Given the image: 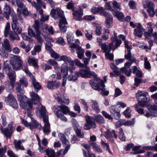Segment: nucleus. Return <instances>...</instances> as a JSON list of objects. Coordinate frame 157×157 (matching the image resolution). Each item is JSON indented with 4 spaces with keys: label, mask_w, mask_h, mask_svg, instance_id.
Returning a JSON list of instances; mask_svg holds the SVG:
<instances>
[{
    "label": "nucleus",
    "mask_w": 157,
    "mask_h": 157,
    "mask_svg": "<svg viewBox=\"0 0 157 157\" xmlns=\"http://www.w3.org/2000/svg\"><path fill=\"white\" fill-rule=\"evenodd\" d=\"M36 112L38 117L40 118H43V121L44 124L43 127V132L46 134H49L50 132V124L45 107L40 104H38L36 107Z\"/></svg>",
    "instance_id": "nucleus-1"
},
{
    "label": "nucleus",
    "mask_w": 157,
    "mask_h": 157,
    "mask_svg": "<svg viewBox=\"0 0 157 157\" xmlns=\"http://www.w3.org/2000/svg\"><path fill=\"white\" fill-rule=\"evenodd\" d=\"M51 15L55 19L59 18L58 25L60 30L62 32H66L67 27L65 25L67 24V22L64 16L63 12L59 9H53L51 12Z\"/></svg>",
    "instance_id": "nucleus-2"
},
{
    "label": "nucleus",
    "mask_w": 157,
    "mask_h": 157,
    "mask_svg": "<svg viewBox=\"0 0 157 157\" xmlns=\"http://www.w3.org/2000/svg\"><path fill=\"white\" fill-rule=\"evenodd\" d=\"M95 82L93 81H90V84L93 88L98 90L100 94L102 95L107 96L109 92L105 90V86L103 83L102 79H97Z\"/></svg>",
    "instance_id": "nucleus-3"
},
{
    "label": "nucleus",
    "mask_w": 157,
    "mask_h": 157,
    "mask_svg": "<svg viewBox=\"0 0 157 157\" xmlns=\"http://www.w3.org/2000/svg\"><path fill=\"white\" fill-rule=\"evenodd\" d=\"M121 44V42L120 40H117L116 44H113L112 43H110L108 45H104L102 47L103 52L105 53V56L106 59H109L110 60L113 59V55L110 53L111 50L114 51Z\"/></svg>",
    "instance_id": "nucleus-4"
},
{
    "label": "nucleus",
    "mask_w": 157,
    "mask_h": 157,
    "mask_svg": "<svg viewBox=\"0 0 157 157\" xmlns=\"http://www.w3.org/2000/svg\"><path fill=\"white\" fill-rule=\"evenodd\" d=\"M17 97L20 102V106L22 108L27 111H32L34 110L33 103L25 95L18 94L17 95Z\"/></svg>",
    "instance_id": "nucleus-5"
},
{
    "label": "nucleus",
    "mask_w": 157,
    "mask_h": 157,
    "mask_svg": "<svg viewBox=\"0 0 157 157\" xmlns=\"http://www.w3.org/2000/svg\"><path fill=\"white\" fill-rule=\"evenodd\" d=\"M75 74L78 77L81 76L83 78H90L92 76L95 81L98 79V78L95 72L90 71V69L88 67H86L85 69H81L79 71L75 72Z\"/></svg>",
    "instance_id": "nucleus-6"
},
{
    "label": "nucleus",
    "mask_w": 157,
    "mask_h": 157,
    "mask_svg": "<svg viewBox=\"0 0 157 157\" xmlns=\"http://www.w3.org/2000/svg\"><path fill=\"white\" fill-rule=\"evenodd\" d=\"M4 71L6 72L8 75L10 80V84L13 88L15 81L16 75L15 72L13 71L11 67H9L8 62L6 61L3 64Z\"/></svg>",
    "instance_id": "nucleus-7"
},
{
    "label": "nucleus",
    "mask_w": 157,
    "mask_h": 157,
    "mask_svg": "<svg viewBox=\"0 0 157 157\" xmlns=\"http://www.w3.org/2000/svg\"><path fill=\"white\" fill-rule=\"evenodd\" d=\"M59 109L57 111H55L54 112L56 117L61 120L66 121H67V118L62 113V112L64 114H67L69 112V109L68 107L65 105H62L58 106Z\"/></svg>",
    "instance_id": "nucleus-8"
},
{
    "label": "nucleus",
    "mask_w": 157,
    "mask_h": 157,
    "mask_svg": "<svg viewBox=\"0 0 157 157\" xmlns=\"http://www.w3.org/2000/svg\"><path fill=\"white\" fill-rule=\"evenodd\" d=\"M148 95V94L144 91L138 90L136 94V96L138 101L139 104L140 105L144 107H147L148 105L147 102V99L146 97Z\"/></svg>",
    "instance_id": "nucleus-9"
},
{
    "label": "nucleus",
    "mask_w": 157,
    "mask_h": 157,
    "mask_svg": "<svg viewBox=\"0 0 157 157\" xmlns=\"http://www.w3.org/2000/svg\"><path fill=\"white\" fill-rule=\"evenodd\" d=\"M129 24L130 26L133 28L136 27V28L134 29L133 33L135 35L140 38H141L145 29L143 27L141 24L139 23H136L135 24H134L132 21H131Z\"/></svg>",
    "instance_id": "nucleus-10"
},
{
    "label": "nucleus",
    "mask_w": 157,
    "mask_h": 157,
    "mask_svg": "<svg viewBox=\"0 0 157 157\" xmlns=\"http://www.w3.org/2000/svg\"><path fill=\"white\" fill-rule=\"evenodd\" d=\"M10 62L13 69L16 71L20 69L23 63L20 57L15 55L10 57Z\"/></svg>",
    "instance_id": "nucleus-11"
},
{
    "label": "nucleus",
    "mask_w": 157,
    "mask_h": 157,
    "mask_svg": "<svg viewBox=\"0 0 157 157\" xmlns=\"http://www.w3.org/2000/svg\"><path fill=\"white\" fill-rule=\"evenodd\" d=\"M154 3L150 0H147L143 2L144 8L146 9L147 13L151 17H153L155 14Z\"/></svg>",
    "instance_id": "nucleus-12"
},
{
    "label": "nucleus",
    "mask_w": 157,
    "mask_h": 157,
    "mask_svg": "<svg viewBox=\"0 0 157 157\" xmlns=\"http://www.w3.org/2000/svg\"><path fill=\"white\" fill-rule=\"evenodd\" d=\"M58 61H63L65 62V63H68L70 65L72 66V68L71 69L70 67V69L71 73H73V70L75 69V67L74 66V62L71 60V58L69 57H68L66 55H63L59 56V59H58Z\"/></svg>",
    "instance_id": "nucleus-13"
},
{
    "label": "nucleus",
    "mask_w": 157,
    "mask_h": 157,
    "mask_svg": "<svg viewBox=\"0 0 157 157\" xmlns=\"http://www.w3.org/2000/svg\"><path fill=\"white\" fill-rule=\"evenodd\" d=\"M118 109V108L116 105L112 106L110 108V112L111 115L117 120L119 119L121 117L120 110Z\"/></svg>",
    "instance_id": "nucleus-14"
},
{
    "label": "nucleus",
    "mask_w": 157,
    "mask_h": 157,
    "mask_svg": "<svg viewBox=\"0 0 157 157\" xmlns=\"http://www.w3.org/2000/svg\"><path fill=\"white\" fill-rule=\"evenodd\" d=\"M86 123L85 124L84 128L85 130H89L91 127L95 128L96 127L95 123L91 121V118L89 116H85Z\"/></svg>",
    "instance_id": "nucleus-15"
},
{
    "label": "nucleus",
    "mask_w": 157,
    "mask_h": 157,
    "mask_svg": "<svg viewBox=\"0 0 157 157\" xmlns=\"http://www.w3.org/2000/svg\"><path fill=\"white\" fill-rule=\"evenodd\" d=\"M147 108L149 110V112L146 113L145 115V116L147 117H154L155 115L154 112L157 110V105H149L147 106Z\"/></svg>",
    "instance_id": "nucleus-16"
},
{
    "label": "nucleus",
    "mask_w": 157,
    "mask_h": 157,
    "mask_svg": "<svg viewBox=\"0 0 157 157\" xmlns=\"http://www.w3.org/2000/svg\"><path fill=\"white\" fill-rule=\"evenodd\" d=\"M91 12L94 14H96L97 13H99L102 15L103 16H106L108 15L107 12L105 11L103 8L102 7H96L93 6L91 9Z\"/></svg>",
    "instance_id": "nucleus-17"
},
{
    "label": "nucleus",
    "mask_w": 157,
    "mask_h": 157,
    "mask_svg": "<svg viewBox=\"0 0 157 157\" xmlns=\"http://www.w3.org/2000/svg\"><path fill=\"white\" fill-rule=\"evenodd\" d=\"M36 34L33 32L32 29L30 27L28 28V35L31 37H33L36 39L39 43H40L43 42V40L40 36V34L37 35V33H36Z\"/></svg>",
    "instance_id": "nucleus-18"
},
{
    "label": "nucleus",
    "mask_w": 157,
    "mask_h": 157,
    "mask_svg": "<svg viewBox=\"0 0 157 157\" xmlns=\"http://www.w3.org/2000/svg\"><path fill=\"white\" fill-rule=\"evenodd\" d=\"M69 68L67 64L64 63L61 66V72L63 78H66L68 75Z\"/></svg>",
    "instance_id": "nucleus-19"
},
{
    "label": "nucleus",
    "mask_w": 157,
    "mask_h": 157,
    "mask_svg": "<svg viewBox=\"0 0 157 157\" xmlns=\"http://www.w3.org/2000/svg\"><path fill=\"white\" fill-rule=\"evenodd\" d=\"M108 15L104 16L107 17L105 22V25L106 27L109 28L112 27L113 23V18L112 16L109 13H108Z\"/></svg>",
    "instance_id": "nucleus-20"
},
{
    "label": "nucleus",
    "mask_w": 157,
    "mask_h": 157,
    "mask_svg": "<svg viewBox=\"0 0 157 157\" xmlns=\"http://www.w3.org/2000/svg\"><path fill=\"white\" fill-rule=\"evenodd\" d=\"M32 100L31 101L34 104H36L39 103L41 101V99L38 95L33 92L30 93Z\"/></svg>",
    "instance_id": "nucleus-21"
},
{
    "label": "nucleus",
    "mask_w": 157,
    "mask_h": 157,
    "mask_svg": "<svg viewBox=\"0 0 157 157\" xmlns=\"http://www.w3.org/2000/svg\"><path fill=\"white\" fill-rule=\"evenodd\" d=\"M58 136L59 138L61 140L64 146H65V148L68 149L70 146L68 140L66 139L65 136L62 133H59Z\"/></svg>",
    "instance_id": "nucleus-22"
},
{
    "label": "nucleus",
    "mask_w": 157,
    "mask_h": 157,
    "mask_svg": "<svg viewBox=\"0 0 157 157\" xmlns=\"http://www.w3.org/2000/svg\"><path fill=\"white\" fill-rule=\"evenodd\" d=\"M25 142L24 140H14V144L15 148L17 150H25L23 146L21 145V143Z\"/></svg>",
    "instance_id": "nucleus-23"
},
{
    "label": "nucleus",
    "mask_w": 157,
    "mask_h": 157,
    "mask_svg": "<svg viewBox=\"0 0 157 157\" xmlns=\"http://www.w3.org/2000/svg\"><path fill=\"white\" fill-rule=\"evenodd\" d=\"M90 103V106L92 109L96 113H98L100 112V109L98 102L95 100H91Z\"/></svg>",
    "instance_id": "nucleus-24"
},
{
    "label": "nucleus",
    "mask_w": 157,
    "mask_h": 157,
    "mask_svg": "<svg viewBox=\"0 0 157 157\" xmlns=\"http://www.w3.org/2000/svg\"><path fill=\"white\" fill-rule=\"evenodd\" d=\"M83 15V12L80 10L76 11L73 13L74 18L77 21H80L82 19V16Z\"/></svg>",
    "instance_id": "nucleus-25"
},
{
    "label": "nucleus",
    "mask_w": 157,
    "mask_h": 157,
    "mask_svg": "<svg viewBox=\"0 0 157 157\" xmlns=\"http://www.w3.org/2000/svg\"><path fill=\"white\" fill-rule=\"evenodd\" d=\"M2 132L7 138L11 137L12 135L13 131L9 129L8 128H5L4 129L2 128H1Z\"/></svg>",
    "instance_id": "nucleus-26"
},
{
    "label": "nucleus",
    "mask_w": 157,
    "mask_h": 157,
    "mask_svg": "<svg viewBox=\"0 0 157 157\" xmlns=\"http://www.w3.org/2000/svg\"><path fill=\"white\" fill-rule=\"evenodd\" d=\"M12 28L14 32L16 33L20 34L22 31L21 26L18 23L12 24Z\"/></svg>",
    "instance_id": "nucleus-27"
},
{
    "label": "nucleus",
    "mask_w": 157,
    "mask_h": 157,
    "mask_svg": "<svg viewBox=\"0 0 157 157\" xmlns=\"http://www.w3.org/2000/svg\"><path fill=\"white\" fill-rule=\"evenodd\" d=\"M46 49L48 51L52 58L58 60L60 56L59 54L55 52L52 48L46 46Z\"/></svg>",
    "instance_id": "nucleus-28"
},
{
    "label": "nucleus",
    "mask_w": 157,
    "mask_h": 157,
    "mask_svg": "<svg viewBox=\"0 0 157 157\" xmlns=\"http://www.w3.org/2000/svg\"><path fill=\"white\" fill-rule=\"evenodd\" d=\"M31 80L35 90H38L40 89L41 87V86L38 82L36 81L35 78L33 76H31Z\"/></svg>",
    "instance_id": "nucleus-29"
},
{
    "label": "nucleus",
    "mask_w": 157,
    "mask_h": 157,
    "mask_svg": "<svg viewBox=\"0 0 157 157\" xmlns=\"http://www.w3.org/2000/svg\"><path fill=\"white\" fill-rule=\"evenodd\" d=\"M113 12L112 13L113 16L117 17L118 19L121 21H124V17L122 13L113 10Z\"/></svg>",
    "instance_id": "nucleus-30"
},
{
    "label": "nucleus",
    "mask_w": 157,
    "mask_h": 157,
    "mask_svg": "<svg viewBox=\"0 0 157 157\" xmlns=\"http://www.w3.org/2000/svg\"><path fill=\"white\" fill-rule=\"evenodd\" d=\"M40 44L36 45L33 48V50L31 51V54L33 56L36 55V53H39L41 51V46L42 42L41 43H39Z\"/></svg>",
    "instance_id": "nucleus-31"
},
{
    "label": "nucleus",
    "mask_w": 157,
    "mask_h": 157,
    "mask_svg": "<svg viewBox=\"0 0 157 157\" xmlns=\"http://www.w3.org/2000/svg\"><path fill=\"white\" fill-rule=\"evenodd\" d=\"M28 62L30 65H32L35 67H38V61L37 59H35L29 57L28 59Z\"/></svg>",
    "instance_id": "nucleus-32"
},
{
    "label": "nucleus",
    "mask_w": 157,
    "mask_h": 157,
    "mask_svg": "<svg viewBox=\"0 0 157 157\" xmlns=\"http://www.w3.org/2000/svg\"><path fill=\"white\" fill-rule=\"evenodd\" d=\"M2 46L8 52H10L12 51V48L8 39H6L4 40L3 43L2 44Z\"/></svg>",
    "instance_id": "nucleus-33"
},
{
    "label": "nucleus",
    "mask_w": 157,
    "mask_h": 157,
    "mask_svg": "<svg viewBox=\"0 0 157 157\" xmlns=\"http://www.w3.org/2000/svg\"><path fill=\"white\" fill-rule=\"evenodd\" d=\"M64 94L62 93L57 91L54 95L55 98L57 99L58 103H61L62 101L61 100L65 96Z\"/></svg>",
    "instance_id": "nucleus-34"
},
{
    "label": "nucleus",
    "mask_w": 157,
    "mask_h": 157,
    "mask_svg": "<svg viewBox=\"0 0 157 157\" xmlns=\"http://www.w3.org/2000/svg\"><path fill=\"white\" fill-rule=\"evenodd\" d=\"M92 118L97 122L100 124H104L105 123V121L103 117L100 115H97L94 116Z\"/></svg>",
    "instance_id": "nucleus-35"
},
{
    "label": "nucleus",
    "mask_w": 157,
    "mask_h": 157,
    "mask_svg": "<svg viewBox=\"0 0 157 157\" xmlns=\"http://www.w3.org/2000/svg\"><path fill=\"white\" fill-rule=\"evenodd\" d=\"M90 144L91 145L94 150L96 152L100 153L102 152V150L100 146L98 145L96 143H91Z\"/></svg>",
    "instance_id": "nucleus-36"
},
{
    "label": "nucleus",
    "mask_w": 157,
    "mask_h": 157,
    "mask_svg": "<svg viewBox=\"0 0 157 157\" xmlns=\"http://www.w3.org/2000/svg\"><path fill=\"white\" fill-rule=\"evenodd\" d=\"M10 13V6L6 4L4 9V15L6 19L8 20L9 17Z\"/></svg>",
    "instance_id": "nucleus-37"
},
{
    "label": "nucleus",
    "mask_w": 157,
    "mask_h": 157,
    "mask_svg": "<svg viewBox=\"0 0 157 157\" xmlns=\"http://www.w3.org/2000/svg\"><path fill=\"white\" fill-rule=\"evenodd\" d=\"M30 125L32 126V130H33V127H35L40 129H41L42 128L41 125L37 122L34 118H31V124H30Z\"/></svg>",
    "instance_id": "nucleus-38"
},
{
    "label": "nucleus",
    "mask_w": 157,
    "mask_h": 157,
    "mask_svg": "<svg viewBox=\"0 0 157 157\" xmlns=\"http://www.w3.org/2000/svg\"><path fill=\"white\" fill-rule=\"evenodd\" d=\"M77 53L78 55V57L80 59H81L84 56V50L81 47L78 46Z\"/></svg>",
    "instance_id": "nucleus-39"
},
{
    "label": "nucleus",
    "mask_w": 157,
    "mask_h": 157,
    "mask_svg": "<svg viewBox=\"0 0 157 157\" xmlns=\"http://www.w3.org/2000/svg\"><path fill=\"white\" fill-rule=\"evenodd\" d=\"M132 72L133 74H135L137 77L140 78L142 76V74L136 66H134L132 67Z\"/></svg>",
    "instance_id": "nucleus-40"
},
{
    "label": "nucleus",
    "mask_w": 157,
    "mask_h": 157,
    "mask_svg": "<svg viewBox=\"0 0 157 157\" xmlns=\"http://www.w3.org/2000/svg\"><path fill=\"white\" fill-rule=\"evenodd\" d=\"M105 137L106 138H110L111 137H114L116 138L117 136L115 133V131L112 130L110 132H108L105 133Z\"/></svg>",
    "instance_id": "nucleus-41"
},
{
    "label": "nucleus",
    "mask_w": 157,
    "mask_h": 157,
    "mask_svg": "<svg viewBox=\"0 0 157 157\" xmlns=\"http://www.w3.org/2000/svg\"><path fill=\"white\" fill-rule=\"evenodd\" d=\"M39 23L38 20H35V23L32 26L33 29H34L36 31V33H37V35L41 34V33L39 30Z\"/></svg>",
    "instance_id": "nucleus-42"
},
{
    "label": "nucleus",
    "mask_w": 157,
    "mask_h": 157,
    "mask_svg": "<svg viewBox=\"0 0 157 157\" xmlns=\"http://www.w3.org/2000/svg\"><path fill=\"white\" fill-rule=\"evenodd\" d=\"M67 38L68 42L71 44L74 41V36L72 33L68 32L67 34Z\"/></svg>",
    "instance_id": "nucleus-43"
},
{
    "label": "nucleus",
    "mask_w": 157,
    "mask_h": 157,
    "mask_svg": "<svg viewBox=\"0 0 157 157\" xmlns=\"http://www.w3.org/2000/svg\"><path fill=\"white\" fill-rule=\"evenodd\" d=\"M15 99L13 95L11 94H9L5 98V101L7 104L8 105L10 103L11 101Z\"/></svg>",
    "instance_id": "nucleus-44"
},
{
    "label": "nucleus",
    "mask_w": 157,
    "mask_h": 157,
    "mask_svg": "<svg viewBox=\"0 0 157 157\" xmlns=\"http://www.w3.org/2000/svg\"><path fill=\"white\" fill-rule=\"evenodd\" d=\"M110 66L111 69L113 70V72L116 74L117 75H118L121 74L120 70H119L114 64L112 63L110 64Z\"/></svg>",
    "instance_id": "nucleus-45"
},
{
    "label": "nucleus",
    "mask_w": 157,
    "mask_h": 157,
    "mask_svg": "<svg viewBox=\"0 0 157 157\" xmlns=\"http://www.w3.org/2000/svg\"><path fill=\"white\" fill-rule=\"evenodd\" d=\"M136 61V60L135 59H133L132 61L130 60L128 61V62L125 63L124 65V67L121 68V70H124L125 71L127 68H129L132 65V63H133Z\"/></svg>",
    "instance_id": "nucleus-46"
},
{
    "label": "nucleus",
    "mask_w": 157,
    "mask_h": 157,
    "mask_svg": "<svg viewBox=\"0 0 157 157\" xmlns=\"http://www.w3.org/2000/svg\"><path fill=\"white\" fill-rule=\"evenodd\" d=\"M112 4L114 8L120 10H121V5L120 3L114 0L113 1Z\"/></svg>",
    "instance_id": "nucleus-47"
},
{
    "label": "nucleus",
    "mask_w": 157,
    "mask_h": 157,
    "mask_svg": "<svg viewBox=\"0 0 157 157\" xmlns=\"http://www.w3.org/2000/svg\"><path fill=\"white\" fill-rule=\"evenodd\" d=\"M147 25L148 28V32L149 33H152L153 31V29L155 28V25L151 22L147 23Z\"/></svg>",
    "instance_id": "nucleus-48"
},
{
    "label": "nucleus",
    "mask_w": 157,
    "mask_h": 157,
    "mask_svg": "<svg viewBox=\"0 0 157 157\" xmlns=\"http://www.w3.org/2000/svg\"><path fill=\"white\" fill-rule=\"evenodd\" d=\"M10 29V23H7L4 30V35L5 36L7 37L8 36Z\"/></svg>",
    "instance_id": "nucleus-49"
},
{
    "label": "nucleus",
    "mask_w": 157,
    "mask_h": 157,
    "mask_svg": "<svg viewBox=\"0 0 157 157\" xmlns=\"http://www.w3.org/2000/svg\"><path fill=\"white\" fill-rule=\"evenodd\" d=\"M19 82L21 84L24 85L25 87L27 86L28 82L24 76H21L19 80Z\"/></svg>",
    "instance_id": "nucleus-50"
},
{
    "label": "nucleus",
    "mask_w": 157,
    "mask_h": 157,
    "mask_svg": "<svg viewBox=\"0 0 157 157\" xmlns=\"http://www.w3.org/2000/svg\"><path fill=\"white\" fill-rule=\"evenodd\" d=\"M111 42L110 43H112L113 44H114L115 42V44H116V42L117 40H120L121 42V41L120 40L117 39V34L114 31V35L111 38Z\"/></svg>",
    "instance_id": "nucleus-51"
},
{
    "label": "nucleus",
    "mask_w": 157,
    "mask_h": 157,
    "mask_svg": "<svg viewBox=\"0 0 157 157\" xmlns=\"http://www.w3.org/2000/svg\"><path fill=\"white\" fill-rule=\"evenodd\" d=\"M102 27L100 25L96 26L95 33L97 35L100 36L101 34Z\"/></svg>",
    "instance_id": "nucleus-52"
},
{
    "label": "nucleus",
    "mask_w": 157,
    "mask_h": 157,
    "mask_svg": "<svg viewBox=\"0 0 157 157\" xmlns=\"http://www.w3.org/2000/svg\"><path fill=\"white\" fill-rule=\"evenodd\" d=\"M16 91L18 93H23V90L21 88V85L18 82H17L15 85Z\"/></svg>",
    "instance_id": "nucleus-53"
},
{
    "label": "nucleus",
    "mask_w": 157,
    "mask_h": 157,
    "mask_svg": "<svg viewBox=\"0 0 157 157\" xmlns=\"http://www.w3.org/2000/svg\"><path fill=\"white\" fill-rule=\"evenodd\" d=\"M144 67L147 69L150 70L151 68L150 63L148 61L147 58L146 57L144 58Z\"/></svg>",
    "instance_id": "nucleus-54"
},
{
    "label": "nucleus",
    "mask_w": 157,
    "mask_h": 157,
    "mask_svg": "<svg viewBox=\"0 0 157 157\" xmlns=\"http://www.w3.org/2000/svg\"><path fill=\"white\" fill-rule=\"evenodd\" d=\"M135 123V119H133L131 121H124L123 125L126 126H130L134 125Z\"/></svg>",
    "instance_id": "nucleus-55"
},
{
    "label": "nucleus",
    "mask_w": 157,
    "mask_h": 157,
    "mask_svg": "<svg viewBox=\"0 0 157 157\" xmlns=\"http://www.w3.org/2000/svg\"><path fill=\"white\" fill-rule=\"evenodd\" d=\"M131 110L129 108H127L123 112V114L126 117L130 118L131 117L130 113Z\"/></svg>",
    "instance_id": "nucleus-56"
},
{
    "label": "nucleus",
    "mask_w": 157,
    "mask_h": 157,
    "mask_svg": "<svg viewBox=\"0 0 157 157\" xmlns=\"http://www.w3.org/2000/svg\"><path fill=\"white\" fill-rule=\"evenodd\" d=\"M72 122L73 125L74 127L75 130L80 128V127L79 126L78 123L75 119H73L72 120Z\"/></svg>",
    "instance_id": "nucleus-57"
},
{
    "label": "nucleus",
    "mask_w": 157,
    "mask_h": 157,
    "mask_svg": "<svg viewBox=\"0 0 157 157\" xmlns=\"http://www.w3.org/2000/svg\"><path fill=\"white\" fill-rule=\"evenodd\" d=\"M23 69L25 71L26 74L30 76V78H31V76L33 75L30 73L27 65H24L23 66Z\"/></svg>",
    "instance_id": "nucleus-58"
},
{
    "label": "nucleus",
    "mask_w": 157,
    "mask_h": 157,
    "mask_svg": "<svg viewBox=\"0 0 157 157\" xmlns=\"http://www.w3.org/2000/svg\"><path fill=\"white\" fill-rule=\"evenodd\" d=\"M80 128L77 129L75 130L77 135L80 138H82L84 137V134L83 132H81Z\"/></svg>",
    "instance_id": "nucleus-59"
},
{
    "label": "nucleus",
    "mask_w": 157,
    "mask_h": 157,
    "mask_svg": "<svg viewBox=\"0 0 157 157\" xmlns=\"http://www.w3.org/2000/svg\"><path fill=\"white\" fill-rule=\"evenodd\" d=\"M101 143L102 147L104 149H106L109 153H110V150L109 149V146L108 144L105 143L103 140H101Z\"/></svg>",
    "instance_id": "nucleus-60"
},
{
    "label": "nucleus",
    "mask_w": 157,
    "mask_h": 157,
    "mask_svg": "<svg viewBox=\"0 0 157 157\" xmlns=\"http://www.w3.org/2000/svg\"><path fill=\"white\" fill-rule=\"evenodd\" d=\"M8 105H11L15 109H17L18 106V104L17 103L15 98L14 100H13L12 101H11L10 103Z\"/></svg>",
    "instance_id": "nucleus-61"
},
{
    "label": "nucleus",
    "mask_w": 157,
    "mask_h": 157,
    "mask_svg": "<svg viewBox=\"0 0 157 157\" xmlns=\"http://www.w3.org/2000/svg\"><path fill=\"white\" fill-rule=\"evenodd\" d=\"M0 55L3 58H7L8 56V53L3 48H0Z\"/></svg>",
    "instance_id": "nucleus-62"
},
{
    "label": "nucleus",
    "mask_w": 157,
    "mask_h": 157,
    "mask_svg": "<svg viewBox=\"0 0 157 157\" xmlns=\"http://www.w3.org/2000/svg\"><path fill=\"white\" fill-rule=\"evenodd\" d=\"M67 78L69 81L74 82L77 80V77L73 75H71L67 77Z\"/></svg>",
    "instance_id": "nucleus-63"
},
{
    "label": "nucleus",
    "mask_w": 157,
    "mask_h": 157,
    "mask_svg": "<svg viewBox=\"0 0 157 157\" xmlns=\"http://www.w3.org/2000/svg\"><path fill=\"white\" fill-rule=\"evenodd\" d=\"M57 41L58 43L61 45H63L65 44V42L64 39L61 37L58 38Z\"/></svg>",
    "instance_id": "nucleus-64"
}]
</instances>
